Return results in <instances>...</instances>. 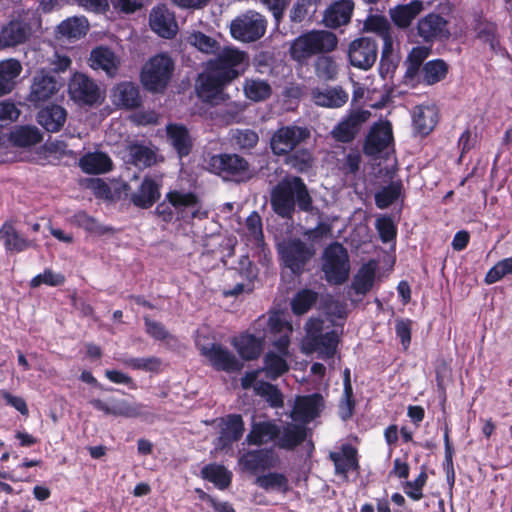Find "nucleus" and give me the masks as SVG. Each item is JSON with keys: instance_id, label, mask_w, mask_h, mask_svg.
Segmentation results:
<instances>
[{"instance_id": "55", "label": "nucleus", "mask_w": 512, "mask_h": 512, "mask_svg": "<svg viewBox=\"0 0 512 512\" xmlns=\"http://www.w3.org/2000/svg\"><path fill=\"white\" fill-rule=\"evenodd\" d=\"M22 71L21 63L16 59H8L0 62V83L10 93L14 86L15 80Z\"/></svg>"}, {"instance_id": "60", "label": "nucleus", "mask_w": 512, "mask_h": 512, "mask_svg": "<svg viewBox=\"0 0 512 512\" xmlns=\"http://www.w3.org/2000/svg\"><path fill=\"white\" fill-rule=\"evenodd\" d=\"M315 74L325 81L334 80L338 74V66L331 56L322 55L315 61Z\"/></svg>"}, {"instance_id": "9", "label": "nucleus", "mask_w": 512, "mask_h": 512, "mask_svg": "<svg viewBox=\"0 0 512 512\" xmlns=\"http://www.w3.org/2000/svg\"><path fill=\"white\" fill-rule=\"evenodd\" d=\"M208 168L224 179L243 181L251 178L249 162L238 154L213 155L208 161Z\"/></svg>"}, {"instance_id": "2", "label": "nucleus", "mask_w": 512, "mask_h": 512, "mask_svg": "<svg viewBox=\"0 0 512 512\" xmlns=\"http://www.w3.org/2000/svg\"><path fill=\"white\" fill-rule=\"evenodd\" d=\"M338 39L333 32L327 30H310L296 37L290 44L291 60L303 65L314 55L333 51Z\"/></svg>"}, {"instance_id": "4", "label": "nucleus", "mask_w": 512, "mask_h": 512, "mask_svg": "<svg viewBox=\"0 0 512 512\" xmlns=\"http://www.w3.org/2000/svg\"><path fill=\"white\" fill-rule=\"evenodd\" d=\"M322 270L330 284L340 285L347 281L350 271L349 256L342 244L334 242L324 249Z\"/></svg>"}, {"instance_id": "45", "label": "nucleus", "mask_w": 512, "mask_h": 512, "mask_svg": "<svg viewBox=\"0 0 512 512\" xmlns=\"http://www.w3.org/2000/svg\"><path fill=\"white\" fill-rule=\"evenodd\" d=\"M203 479L212 482L218 489L224 490L232 480V474L223 465L207 464L201 469Z\"/></svg>"}, {"instance_id": "63", "label": "nucleus", "mask_w": 512, "mask_h": 512, "mask_svg": "<svg viewBox=\"0 0 512 512\" xmlns=\"http://www.w3.org/2000/svg\"><path fill=\"white\" fill-rule=\"evenodd\" d=\"M508 274H512V257L504 258L491 267L484 277V283L494 284Z\"/></svg>"}, {"instance_id": "56", "label": "nucleus", "mask_w": 512, "mask_h": 512, "mask_svg": "<svg viewBox=\"0 0 512 512\" xmlns=\"http://www.w3.org/2000/svg\"><path fill=\"white\" fill-rule=\"evenodd\" d=\"M57 32L67 38L79 39L86 35L87 25L85 21L80 18H68L58 25Z\"/></svg>"}, {"instance_id": "42", "label": "nucleus", "mask_w": 512, "mask_h": 512, "mask_svg": "<svg viewBox=\"0 0 512 512\" xmlns=\"http://www.w3.org/2000/svg\"><path fill=\"white\" fill-rule=\"evenodd\" d=\"M318 301V293L309 288L298 290L290 301V308L295 316L308 313Z\"/></svg>"}, {"instance_id": "13", "label": "nucleus", "mask_w": 512, "mask_h": 512, "mask_svg": "<svg viewBox=\"0 0 512 512\" xmlns=\"http://www.w3.org/2000/svg\"><path fill=\"white\" fill-rule=\"evenodd\" d=\"M69 95L78 104L93 106L100 99V89L93 79L75 73L68 84Z\"/></svg>"}, {"instance_id": "25", "label": "nucleus", "mask_w": 512, "mask_h": 512, "mask_svg": "<svg viewBox=\"0 0 512 512\" xmlns=\"http://www.w3.org/2000/svg\"><path fill=\"white\" fill-rule=\"evenodd\" d=\"M112 99L117 107L126 110L137 109L142 105L139 86L131 81L118 83L113 89Z\"/></svg>"}, {"instance_id": "43", "label": "nucleus", "mask_w": 512, "mask_h": 512, "mask_svg": "<svg viewBox=\"0 0 512 512\" xmlns=\"http://www.w3.org/2000/svg\"><path fill=\"white\" fill-rule=\"evenodd\" d=\"M448 71L449 66L443 59L430 60L422 66V82L426 85H434L444 80Z\"/></svg>"}, {"instance_id": "37", "label": "nucleus", "mask_w": 512, "mask_h": 512, "mask_svg": "<svg viewBox=\"0 0 512 512\" xmlns=\"http://www.w3.org/2000/svg\"><path fill=\"white\" fill-rule=\"evenodd\" d=\"M413 129L421 135L427 136L437 123V113L428 106H417L413 111Z\"/></svg>"}, {"instance_id": "46", "label": "nucleus", "mask_w": 512, "mask_h": 512, "mask_svg": "<svg viewBox=\"0 0 512 512\" xmlns=\"http://www.w3.org/2000/svg\"><path fill=\"white\" fill-rule=\"evenodd\" d=\"M285 357L272 351L265 354L263 370L269 379L276 380L288 372L289 365Z\"/></svg>"}, {"instance_id": "52", "label": "nucleus", "mask_w": 512, "mask_h": 512, "mask_svg": "<svg viewBox=\"0 0 512 512\" xmlns=\"http://www.w3.org/2000/svg\"><path fill=\"white\" fill-rule=\"evenodd\" d=\"M285 157L286 164L291 166L299 173L308 172L312 168L314 163V158L311 152L306 148H296Z\"/></svg>"}, {"instance_id": "14", "label": "nucleus", "mask_w": 512, "mask_h": 512, "mask_svg": "<svg viewBox=\"0 0 512 512\" xmlns=\"http://www.w3.org/2000/svg\"><path fill=\"white\" fill-rule=\"evenodd\" d=\"M90 404L94 409L102 411L106 415L141 418L143 420L154 418L153 413L145 410V405L142 403H129L124 399L115 401L112 406H109L101 399H92Z\"/></svg>"}, {"instance_id": "40", "label": "nucleus", "mask_w": 512, "mask_h": 512, "mask_svg": "<svg viewBox=\"0 0 512 512\" xmlns=\"http://www.w3.org/2000/svg\"><path fill=\"white\" fill-rule=\"evenodd\" d=\"M242 88L245 97L255 103L266 101L273 93L269 82L260 78H246Z\"/></svg>"}, {"instance_id": "23", "label": "nucleus", "mask_w": 512, "mask_h": 512, "mask_svg": "<svg viewBox=\"0 0 512 512\" xmlns=\"http://www.w3.org/2000/svg\"><path fill=\"white\" fill-rule=\"evenodd\" d=\"M329 459L333 462L335 474L348 478L350 471L358 472L360 469L358 450L351 444H343L340 452H330Z\"/></svg>"}, {"instance_id": "44", "label": "nucleus", "mask_w": 512, "mask_h": 512, "mask_svg": "<svg viewBox=\"0 0 512 512\" xmlns=\"http://www.w3.org/2000/svg\"><path fill=\"white\" fill-rule=\"evenodd\" d=\"M339 338L335 330L311 336V344L324 358L334 357Z\"/></svg>"}, {"instance_id": "57", "label": "nucleus", "mask_w": 512, "mask_h": 512, "mask_svg": "<svg viewBox=\"0 0 512 512\" xmlns=\"http://www.w3.org/2000/svg\"><path fill=\"white\" fill-rule=\"evenodd\" d=\"M166 201L175 209L182 207H197L200 203L199 197L194 192H182L171 190L165 195Z\"/></svg>"}, {"instance_id": "16", "label": "nucleus", "mask_w": 512, "mask_h": 512, "mask_svg": "<svg viewBox=\"0 0 512 512\" xmlns=\"http://www.w3.org/2000/svg\"><path fill=\"white\" fill-rule=\"evenodd\" d=\"M229 271L233 273V277L239 276L241 281L236 283L233 288L225 289L223 291L225 297H236L243 292H251L253 290V283L257 279L259 269L248 255L242 256L238 266L229 269Z\"/></svg>"}, {"instance_id": "32", "label": "nucleus", "mask_w": 512, "mask_h": 512, "mask_svg": "<svg viewBox=\"0 0 512 512\" xmlns=\"http://www.w3.org/2000/svg\"><path fill=\"white\" fill-rule=\"evenodd\" d=\"M67 118L66 110L57 104L42 108L37 114V122L47 132H59L64 126Z\"/></svg>"}, {"instance_id": "54", "label": "nucleus", "mask_w": 512, "mask_h": 512, "mask_svg": "<svg viewBox=\"0 0 512 512\" xmlns=\"http://www.w3.org/2000/svg\"><path fill=\"white\" fill-rule=\"evenodd\" d=\"M255 483L266 491L276 489L285 494L290 490L288 478L278 472L258 476Z\"/></svg>"}, {"instance_id": "15", "label": "nucleus", "mask_w": 512, "mask_h": 512, "mask_svg": "<svg viewBox=\"0 0 512 512\" xmlns=\"http://www.w3.org/2000/svg\"><path fill=\"white\" fill-rule=\"evenodd\" d=\"M393 141L392 125L388 121L374 123L363 142V153L366 156H377L386 150Z\"/></svg>"}, {"instance_id": "50", "label": "nucleus", "mask_w": 512, "mask_h": 512, "mask_svg": "<svg viewBox=\"0 0 512 512\" xmlns=\"http://www.w3.org/2000/svg\"><path fill=\"white\" fill-rule=\"evenodd\" d=\"M122 363L133 370L158 374L162 371V359L157 356L129 357L122 360Z\"/></svg>"}, {"instance_id": "48", "label": "nucleus", "mask_w": 512, "mask_h": 512, "mask_svg": "<svg viewBox=\"0 0 512 512\" xmlns=\"http://www.w3.org/2000/svg\"><path fill=\"white\" fill-rule=\"evenodd\" d=\"M230 141L234 147L242 152H249L259 142V135L256 131L246 129H235L231 131Z\"/></svg>"}, {"instance_id": "51", "label": "nucleus", "mask_w": 512, "mask_h": 512, "mask_svg": "<svg viewBox=\"0 0 512 512\" xmlns=\"http://www.w3.org/2000/svg\"><path fill=\"white\" fill-rule=\"evenodd\" d=\"M450 432L451 429L448 425V423H445L443 428V440H444V450H445V457H444V463H443V469L446 473V480L450 487L454 486L455 483V470H454V464H453V456H454V447L450 440Z\"/></svg>"}, {"instance_id": "21", "label": "nucleus", "mask_w": 512, "mask_h": 512, "mask_svg": "<svg viewBox=\"0 0 512 512\" xmlns=\"http://www.w3.org/2000/svg\"><path fill=\"white\" fill-rule=\"evenodd\" d=\"M32 35L31 24L25 19L10 20L0 30V47H16L27 42Z\"/></svg>"}, {"instance_id": "64", "label": "nucleus", "mask_w": 512, "mask_h": 512, "mask_svg": "<svg viewBox=\"0 0 512 512\" xmlns=\"http://www.w3.org/2000/svg\"><path fill=\"white\" fill-rule=\"evenodd\" d=\"M375 228L383 243H388L396 239L397 227L390 216H380L376 219Z\"/></svg>"}, {"instance_id": "59", "label": "nucleus", "mask_w": 512, "mask_h": 512, "mask_svg": "<svg viewBox=\"0 0 512 512\" xmlns=\"http://www.w3.org/2000/svg\"><path fill=\"white\" fill-rule=\"evenodd\" d=\"M13 142L19 147L36 145L42 140L39 130L33 126H22L12 134Z\"/></svg>"}, {"instance_id": "27", "label": "nucleus", "mask_w": 512, "mask_h": 512, "mask_svg": "<svg viewBox=\"0 0 512 512\" xmlns=\"http://www.w3.org/2000/svg\"><path fill=\"white\" fill-rule=\"evenodd\" d=\"M353 10V0L336 1L325 10L322 22L326 27L336 29L350 22Z\"/></svg>"}, {"instance_id": "38", "label": "nucleus", "mask_w": 512, "mask_h": 512, "mask_svg": "<svg viewBox=\"0 0 512 512\" xmlns=\"http://www.w3.org/2000/svg\"><path fill=\"white\" fill-rule=\"evenodd\" d=\"M377 264L369 261L361 266L354 276L351 287L358 295H366L373 287L376 277Z\"/></svg>"}, {"instance_id": "49", "label": "nucleus", "mask_w": 512, "mask_h": 512, "mask_svg": "<svg viewBox=\"0 0 512 512\" xmlns=\"http://www.w3.org/2000/svg\"><path fill=\"white\" fill-rule=\"evenodd\" d=\"M254 392L256 395L265 399V401L272 408H281L284 405V399L281 390L272 383L259 381L254 387Z\"/></svg>"}, {"instance_id": "31", "label": "nucleus", "mask_w": 512, "mask_h": 512, "mask_svg": "<svg viewBox=\"0 0 512 512\" xmlns=\"http://www.w3.org/2000/svg\"><path fill=\"white\" fill-rule=\"evenodd\" d=\"M239 356L245 361L256 360L264 347V336L257 337L254 334L244 332L234 338L232 342Z\"/></svg>"}, {"instance_id": "11", "label": "nucleus", "mask_w": 512, "mask_h": 512, "mask_svg": "<svg viewBox=\"0 0 512 512\" xmlns=\"http://www.w3.org/2000/svg\"><path fill=\"white\" fill-rule=\"evenodd\" d=\"M200 354L205 357L216 371L237 372L243 368V363L219 343H211L200 347Z\"/></svg>"}, {"instance_id": "26", "label": "nucleus", "mask_w": 512, "mask_h": 512, "mask_svg": "<svg viewBox=\"0 0 512 512\" xmlns=\"http://www.w3.org/2000/svg\"><path fill=\"white\" fill-rule=\"evenodd\" d=\"M161 197L160 184L151 176H145L137 191L130 195V202L137 208L149 209Z\"/></svg>"}, {"instance_id": "5", "label": "nucleus", "mask_w": 512, "mask_h": 512, "mask_svg": "<svg viewBox=\"0 0 512 512\" xmlns=\"http://www.w3.org/2000/svg\"><path fill=\"white\" fill-rule=\"evenodd\" d=\"M278 253L283 265L294 275L300 276L315 255V249L300 238H292L278 246Z\"/></svg>"}, {"instance_id": "12", "label": "nucleus", "mask_w": 512, "mask_h": 512, "mask_svg": "<svg viewBox=\"0 0 512 512\" xmlns=\"http://www.w3.org/2000/svg\"><path fill=\"white\" fill-rule=\"evenodd\" d=\"M378 45L375 39L361 37L353 40L348 49L350 64L362 70L370 69L377 60Z\"/></svg>"}, {"instance_id": "35", "label": "nucleus", "mask_w": 512, "mask_h": 512, "mask_svg": "<svg viewBox=\"0 0 512 512\" xmlns=\"http://www.w3.org/2000/svg\"><path fill=\"white\" fill-rule=\"evenodd\" d=\"M79 165L87 174H104L112 170L113 162L104 152H89L80 158Z\"/></svg>"}, {"instance_id": "6", "label": "nucleus", "mask_w": 512, "mask_h": 512, "mask_svg": "<svg viewBox=\"0 0 512 512\" xmlns=\"http://www.w3.org/2000/svg\"><path fill=\"white\" fill-rule=\"evenodd\" d=\"M267 29L266 18L257 11L247 10L231 21V36L239 41L251 43L262 38Z\"/></svg>"}, {"instance_id": "53", "label": "nucleus", "mask_w": 512, "mask_h": 512, "mask_svg": "<svg viewBox=\"0 0 512 512\" xmlns=\"http://www.w3.org/2000/svg\"><path fill=\"white\" fill-rule=\"evenodd\" d=\"M231 82L218 71L208 69V73L201 79V90L209 95H217Z\"/></svg>"}, {"instance_id": "3", "label": "nucleus", "mask_w": 512, "mask_h": 512, "mask_svg": "<svg viewBox=\"0 0 512 512\" xmlns=\"http://www.w3.org/2000/svg\"><path fill=\"white\" fill-rule=\"evenodd\" d=\"M175 70L174 60L166 53L149 58L140 73L143 87L152 93H163L168 87Z\"/></svg>"}, {"instance_id": "22", "label": "nucleus", "mask_w": 512, "mask_h": 512, "mask_svg": "<svg viewBox=\"0 0 512 512\" xmlns=\"http://www.w3.org/2000/svg\"><path fill=\"white\" fill-rule=\"evenodd\" d=\"M166 138L180 159L187 157L193 150L194 139L184 124L168 123L166 125Z\"/></svg>"}, {"instance_id": "18", "label": "nucleus", "mask_w": 512, "mask_h": 512, "mask_svg": "<svg viewBox=\"0 0 512 512\" xmlns=\"http://www.w3.org/2000/svg\"><path fill=\"white\" fill-rule=\"evenodd\" d=\"M149 26L153 32L165 39H172L178 29L174 13L165 4H159L151 9Z\"/></svg>"}, {"instance_id": "8", "label": "nucleus", "mask_w": 512, "mask_h": 512, "mask_svg": "<svg viewBox=\"0 0 512 512\" xmlns=\"http://www.w3.org/2000/svg\"><path fill=\"white\" fill-rule=\"evenodd\" d=\"M310 136L311 132L306 126L283 125L272 133L270 149L275 156H286L306 142Z\"/></svg>"}, {"instance_id": "24", "label": "nucleus", "mask_w": 512, "mask_h": 512, "mask_svg": "<svg viewBox=\"0 0 512 512\" xmlns=\"http://www.w3.org/2000/svg\"><path fill=\"white\" fill-rule=\"evenodd\" d=\"M311 99L319 107L336 109L347 103L349 95L340 85L316 87L311 90Z\"/></svg>"}, {"instance_id": "7", "label": "nucleus", "mask_w": 512, "mask_h": 512, "mask_svg": "<svg viewBox=\"0 0 512 512\" xmlns=\"http://www.w3.org/2000/svg\"><path fill=\"white\" fill-rule=\"evenodd\" d=\"M248 65V54L236 47H224L214 59L207 63L208 69L218 71L232 82L241 76Z\"/></svg>"}, {"instance_id": "41", "label": "nucleus", "mask_w": 512, "mask_h": 512, "mask_svg": "<svg viewBox=\"0 0 512 512\" xmlns=\"http://www.w3.org/2000/svg\"><path fill=\"white\" fill-rule=\"evenodd\" d=\"M70 223L95 236H103L112 231V228L101 225L96 218L83 210L74 213L70 218Z\"/></svg>"}, {"instance_id": "47", "label": "nucleus", "mask_w": 512, "mask_h": 512, "mask_svg": "<svg viewBox=\"0 0 512 512\" xmlns=\"http://www.w3.org/2000/svg\"><path fill=\"white\" fill-rule=\"evenodd\" d=\"M402 189L403 184L400 180L392 181L375 193V205L379 209L388 208L399 199L402 194Z\"/></svg>"}, {"instance_id": "19", "label": "nucleus", "mask_w": 512, "mask_h": 512, "mask_svg": "<svg viewBox=\"0 0 512 512\" xmlns=\"http://www.w3.org/2000/svg\"><path fill=\"white\" fill-rule=\"evenodd\" d=\"M324 398L320 393L297 396L292 418L306 424L320 416L324 409Z\"/></svg>"}, {"instance_id": "39", "label": "nucleus", "mask_w": 512, "mask_h": 512, "mask_svg": "<svg viewBox=\"0 0 512 512\" xmlns=\"http://www.w3.org/2000/svg\"><path fill=\"white\" fill-rule=\"evenodd\" d=\"M307 438V428L300 424H288L279 436L277 446L280 449L292 451Z\"/></svg>"}, {"instance_id": "61", "label": "nucleus", "mask_w": 512, "mask_h": 512, "mask_svg": "<svg viewBox=\"0 0 512 512\" xmlns=\"http://www.w3.org/2000/svg\"><path fill=\"white\" fill-rule=\"evenodd\" d=\"M188 42L206 54H214L219 50V43L214 38L200 31L191 33L188 37Z\"/></svg>"}, {"instance_id": "30", "label": "nucleus", "mask_w": 512, "mask_h": 512, "mask_svg": "<svg viewBox=\"0 0 512 512\" xmlns=\"http://www.w3.org/2000/svg\"><path fill=\"white\" fill-rule=\"evenodd\" d=\"M245 431L243 418L240 414H228L221 419L219 444L225 448L238 442Z\"/></svg>"}, {"instance_id": "33", "label": "nucleus", "mask_w": 512, "mask_h": 512, "mask_svg": "<svg viewBox=\"0 0 512 512\" xmlns=\"http://www.w3.org/2000/svg\"><path fill=\"white\" fill-rule=\"evenodd\" d=\"M280 434V427L273 421L254 422L246 436V442L249 445L261 446L268 441L276 440Z\"/></svg>"}, {"instance_id": "58", "label": "nucleus", "mask_w": 512, "mask_h": 512, "mask_svg": "<svg viewBox=\"0 0 512 512\" xmlns=\"http://www.w3.org/2000/svg\"><path fill=\"white\" fill-rule=\"evenodd\" d=\"M130 156L132 163L137 167H150L156 162V153L143 144H133L130 146Z\"/></svg>"}, {"instance_id": "10", "label": "nucleus", "mask_w": 512, "mask_h": 512, "mask_svg": "<svg viewBox=\"0 0 512 512\" xmlns=\"http://www.w3.org/2000/svg\"><path fill=\"white\" fill-rule=\"evenodd\" d=\"M370 116L371 113L368 110H352L333 127L330 132L331 137L339 143L353 142Z\"/></svg>"}, {"instance_id": "28", "label": "nucleus", "mask_w": 512, "mask_h": 512, "mask_svg": "<svg viewBox=\"0 0 512 512\" xmlns=\"http://www.w3.org/2000/svg\"><path fill=\"white\" fill-rule=\"evenodd\" d=\"M89 61L92 69H101L105 71L109 77L116 76L120 66L119 58L113 50L107 46H97L92 49Z\"/></svg>"}, {"instance_id": "1", "label": "nucleus", "mask_w": 512, "mask_h": 512, "mask_svg": "<svg viewBox=\"0 0 512 512\" xmlns=\"http://www.w3.org/2000/svg\"><path fill=\"white\" fill-rule=\"evenodd\" d=\"M270 204L277 216L287 220L293 219L296 207L306 213L314 209L309 189L299 176L285 177L279 181L271 191Z\"/></svg>"}, {"instance_id": "29", "label": "nucleus", "mask_w": 512, "mask_h": 512, "mask_svg": "<svg viewBox=\"0 0 512 512\" xmlns=\"http://www.w3.org/2000/svg\"><path fill=\"white\" fill-rule=\"evenodd\" d=\"M244 470L251 474L274 467L273 450L271 448L249 450L239 459Z\"/></svg>"}, {"instance_id": "34", "label": "nucleus", "mask_w": 512, "mask_h": 512, "mask_svg": "<svg viewBox=\"0 0 512 512\" xmlns=\"http://www.w3.org/2000/svg\"><path fill=\"white\" fill-rule=\"evenodd\" d=\"M423 9L424 5L421 0H412L408 4L397 5L390 9V17L396 27L405 29L411 25Z\"/></svg>"}, {"instance_id": "17", "label": "nucleus", "mask_w": 512, "mask_h": 512, "mask_svg": "<svg viewBox=\"0 0 512 512\" xmlns=\"http://www.w3.org/2000/svg\"><path fill=\"white\" fill-rule=\"evenodd\" d=\"M449 22L439 14L429 13L417 23V33L426 43L448 40L451 36Z\"/></svg>"}, {"instance_id": "20", "label": "nucleus", "mask_w": 512, "mask_h": 512, "mask_svg": "<svg viewBox=\"0 0 512 512\" xmlns=\"http://www.w3.org/2000/svg\"><path fill=\"white\" fill-rule=\"evenodd\" d=\"M63 86V82L54 74L38 72L30 87L29 100L31 102H43L52 98Z\"/></svg>"}, {"instance_id": "36", "label": "nucleus", "mask_w": 512, "mask_h": 512, "mask_svg": "<svg viewBox=\"0 0 512 512\" xmlns=\"http://www.w3.org/2000/svg\"><path fill=\"white\" fill-rule=\"evenodd\" d=\"M0 239L8 252L20 253L31 246V241L20 235L14 225L8 221L4 222L0 228Z\"/></svg>"}, {"instance_id": "62", "label": "nucleus", "mask_w": 512, "mask_h": 512, "mask_svg": "<svg viewBox=\"0 0 512 512\" xmlns=\"http://www.w3.org/2000/svg\"><path fill=\"white\" fill-rule=\"evenodd\" d=\"M428 475L426 468L422 467L421 472L413 481H406L403 484L404 493L413 501H419L423 498V488L426 485Z\"/></svg>"}]
</instances>
